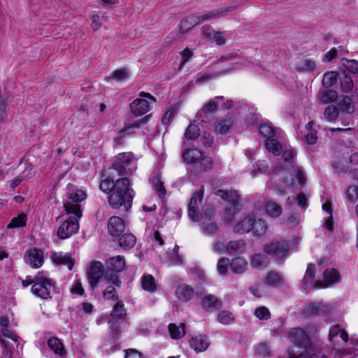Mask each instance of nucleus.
<instances>
[{
    "mask_svg": "<svg viewBox=\"0 0 358 358\" xmlns=\"http://www.w3.org/2000/svg\"><path fill=\"white\" fill-rule=\"evenodd\" d=\"M318 328L315 324H310L305 328L294 327L289 329L287 338L296 347L302 349L299 356L303 358H315L313 356L314 341L317 338ZM315 358H319L317 356Z\"/></svg>",
    "mask_w": 358,
    "mask_h": 358,
    "instance_id": "1",
    "label": "nucleus"
},
{
    "mask_svg": "<svg viewBox=\"0 0 358 358\" xmlns=\"http://www.w3.org/2000/svg\"><path fill=\"white\" fill-rule=\"evenodd\" d=\"M134 191L127 178L116 180V186L108 198L110 206L114 209H122L128 211L132 205Z\"/></svg>",
    "mask_w": 358,
    "mask_h": 358,
    "instance_id": "2",
    "label": "nucleus"
},
{
    "mask_svg": "<svg viewBox=\"0 0 358 358\" xmlns=\"http://www.w3.org/2000/svg\"><path fill=\"white\" fill-rule=\"evenodd\" d=\"M233 9L234 8L232 7H227L213 10H206L196 15H190L181 20L178 30L182 34L186 33L201 21L213 20L224 16L229 11Z\"/></svg>",
    "mask_w": 358,
    "mask_h": 358,
    "instance_id": "3",
    "label": "nucleus"
},
{
    "mask_svg": "<svg viewBox=\"0 0 358 358\" xmlns=\"http://www.w3.org/2000/svg\"><path fill=\"white\" fill-rule=\"evenodd\" d=\"M182 158L185 163L191 164L194 169L199 172H206L213 168L212 158L196 148H190L185 150Z\"/></svg>",
    "mask_w": 358,
    "mask_h": 358,
    "instance_id": "4",
    "label": "nucleus"
},
{
    "mask_svg": "<svg viewBox=\"0 0 358 358\" xmlns=\"http://www.w3.org/2000/svg\"><path fill=\"white\" fill-rule=\"evenodd\" d=\"M87 198L86 192L72 185H68L66 199L64 203V207L67 215H76L82 217L83 210L81 203Z\"/></svg>",
    "mask_w": 358,
    "mask_h": 358,
    "instance_id": "5",
    "label": "nucleus"
},
{
    "mask_svg": "<svg viewBox=\"0 0 358 358\" xmlns=\"http://www.w3.org/2000/svg\"><path fill=\"white\" fill-rule=\"evenodd\" d=\"M110 169L113 172L117 173L119 176L133 173L136 169L133 154L131 152L118 154Z\"/></svg>",
    "mask_w": 358,
    "mask_h": 358,
    "instance_id": "6",
    "label": "nucleus"
},
{
    "mask_svg": "<svg viewBox=\"0 0 358 358\" xmlns=\"http://www.w3.org/2000/svg\"><path fill=\"white\" fill-rule=\"evenodd\" d=\"M216 195L220 196L223 200L228 201L230 205L226 208L224 211V219L231 221L234 216L238 212V202L239 196L235 190H218Z\"/></svg>",
    "mask_w": 358,
    "mask_h": 358,
    "instance_id": "7",
    "label": "nucleus"
},
{
    "mask_svg": "<svg viewBox=\"0 0 358 358\" xmlns=\"http://www.w3.org/2000/svg\"><path fill=\"white\" fill-rule=\"evenodd\" d=\"M69 215V219L65 220L57 229V236L61 239L69 238L79 229L78 221L81 217H78L76 215Z\"/></svg>",
    "mask_w": 358,
    "mask_h": 358,
    "instance_id": "8",
    "label": "nucleus"
},
{
    "mask_svg": "<svg viewBox=\"0 0 358 358\" xmlns=\"http://www.w3.org/2000/svg\"><path fill=\"white\" fill-rule=\"evenodd\" d=\"M22 284L24 287L32 285V294L40 299L45 298V274L43 272H39L35 276L34 280L31 276H27L25 280L22 281Z\"/></svg>",
    "mask_w": 358,
    "mask_h": 358,
    "instance_id": "9",
    "label": "nucleus"
},
{
    "mask_svg": "<svg viewBox=\"0 0 358 358\" xmlns=\"http://www.w3.org/2000/svg\"><path fill=\"white\" fill-rule=\"evenodd\" d=\"M264 252L282 259L288 255V245L284 241H274L264 248Z\"/></svg>",
    "mask_w": 358,
    "mask_h": 358,
    "instance_id": "10",
    "label": "nucleus"
},
{
    "mask_svg": "<svg viewBox=\"0 0 358 358\" xmlns=\"http://www.w3.org/2000/svg\"><path fill=\"white\" fill-rule=\"evenodd\" d=\"M213 212L211 208L206 207L203 208L198 220L195 222H199L205 232L213 234L217 231V224L212 221Z\"/></svg>",
    "mask_w": 358,
    "mask_h": 358,
    "instance_id": "11",
    "label": "nucleus"
},
{
    "mask_svg": "<svg viewBox=\"0 0 358 358\" xmlns=\"http://www.w3.org/2000/svg\"><path fill=\"white\" fill-rule=\"evenodd\" d=\"M328 340L334 345H339L341 343H347L348 334L341 325L334 324L329 328Z\"/></svg>",
    "mask_w": 358,
    "mask_h": 358,
    "instance_id": "12",
    "label": "nucleus"
},
{
    "mask_svg": "<svg viewBox=\"0 0 358 358\" xmlns=\"http://www.w3.org/2000/svg\"><path fill=\"white\" fill-rule=\"evenodd\" d=\"M203 193L204 189L202 187L199 191L194 192L191 197L188 207V215L192 221L197 220L198 217L201 215V213L199 211V207L203 200Z\"/></svg>",
    "mask_w": 358,
    "mask_h": 358,
    "instance_id": "13",
    "label": "nucleus"
},
{
    "mask_svg": "<svg viewBox=\"0 0 358 358\" xmlns=\"http://www.w3.org/2000/svg\"><path fill=\"white\" fill-rule=\"evenodd\" d=\"M332 310V307L324 303H313L308 304L303 310L305 316L327 315Z\"/></svg>",
    "mask_w": 358,
    "mask_h": 358,
    "instance_id": "14",
    "label": "nucleus"
},
{
    "mask_svg": "<svg viewBox=\"0 0 358 358\" xmlns=\"http://www.w3.org/2000/svg\"><path fill=\"white\" fill-rule=\"evenodd\" d=\"M103 266L100 262H93L91 263L87 271V277L92 288L94 289L96 287L98 282L103 276Z\"/></svg>",
    "mask_w": 358,
    "mask_h": 358,
    "instance_id": "15",
    "label": "nucleus"
},
{
    "mask_svg": "<svg viewBox=\"0 0 358 358\" xmlns=\"http://www.w3.org/2000/svg\"><path fill=\"white\" fill-rule=\"evenodd\" d=\"M24 260L31 267L38 268L43 262V252L36 248L29 250L25 254Z\"/></svg>",
    "mask_w": 358,
    "mask_h": 358,
    "instance_id": "16",
    "label": "nucleus"
},
{
    "mask_svg": "<svg viewBox=\"0 0 358 358\" xmlns=\"http://www.w3.org/2000/svg\"><path fill=\"white\" fill-rule=\"evenodd\" d=\"M50 259L55 265H65L69 270H71L74 265V260L69 253L52 252Z\"/></svg>",
    "mask_w": 358,
    "mask_h": 358,
    "instance_id": "17",
    "label": "nucleus"
},
{
    "mask_svg": "<svg viewBox=\"0 0 358 358\" xmlns=\"http://www.w3.org/2000/svg\"><path fill=\"white\" fill-rule=\"evenodd\" d=\"M253 221H255V215L253 213L248 214L236 224L234 231L238 234L251 231Z\"/></svg>",
    "mask_w": 358,
    "mask_h": 358,
    "instance_id": "18",
    "label": "nucleus"
},
{
    "mask_svg": "<svg viewBox=\"0 0 358 358\" xmlns=\"http://www.w3.org/2000/svg\"><path fill=\"white\" fill-rule=\"evenodd\" d=\"M108 228L111 236H120L124 231L125 225L121 217L113 216L109 219Z\"/></svg>",
    "mask_w": 358,
    "mask_h": 358,
    "instance_id": "19",
    "label": "nucleus"
},
{
    "mask_svg": "<svg viewBox=\"0 0 358 358\" xmlns=\"http://www.w3.org/2000/svg\"><path fill=\"white\" fill-rule=\"evenodd\" d=\"M234 127V118L231 116H228L217 121L215 125V131L220 134H226L230 132Z\"/></svg>",
    "mask_w": 358,
    "mask_h": 358,
    "instance_id": "20",
    "label": "nucleus"
},
{
    "mask_svg": "<svg viewBox=\"0 0 358 358\" xmlns=\"http://www.w3.org/2000/svg\"><path fill=\"white\" fill-rule=\"evenodd\" d=\"M292 176L294 178H292L289 182H285V186L296 190L301 189L306 182V176L303 171L300 169H296L294 170Z\"/></svg>",
    "mask_w": 358,
    "mask_h": 358,
    "instance_id": "21",
    "label": "nucleus"
},
{
    "mask_svg": "<svg viewBox=\"0 0 358 358\" xmlns=\"http://www.w3.org/2000/svg\"><path fill=\"white\" fill-rule=\"evenodd\" d=\"M131 111L136 116L143 115L150 110V104L148 100L136 99L130 105Z\"/></svg>",
    "mask_w": 358,
    "mask_h": 358,
    "instance_id": "22",
    "label": "nucleus"
},
{
    "mask_svg": "<svg viewBox=\"0 0 358 358\" xmlns=\"http://www.w3.org/2000/svg\"><path fill=\"white\" fill-rule=\"evenodd\" d=\"M116 176H118L117 173L113 172L110 169L109 176L103 178L100 183V189L107 194L112 193L115 189L116 186Z\"/></svg>",
    "mask_w": 358,
    "mask_h": 358,
    "instance_id": "23",
    "label": "nucleus"
},
{
    "mask_svg": "<svg viewBox=\"0 0 358 358\" xmlns=\"http://www.w3.org/2000/svg\"><path fill=\"white\" fill-rule=\"evenodd\" d=\"M209 341L205 336H196L189 341L190 347L196 352H200L207 350L209 346Z\"/></svg>",
    "mask_w": 358,
    "mask_h": 358,
    "instance_id": "24",
    "label": "nucleus"
},
{
    "mask_svg": "<svg viewBox=\"0 0 358 358\" xmlns=\"http://www.w3.org/2000/svg\"><path fill=\"white\" fill-rule=\"evenodd\" d=\"M248 268L247 260L241 257H234L230 263L231 271L236 274L244 273Z\"/></svg>",
    "mask_w": 358,
    "mask_h": 358,
    "instance_id": "25",
    "label": "nucleus"
},
{
    "mask_svg": "<svg viewBox=\"0 0 358 358\" xmlns=\"http://www.w3.org/2000/svg\"><path fill=\"white\" fill-rule=\"evenodd\" d=\"M141 284L142 288L145 291L149 292L150 293L156 292L159 287L155 278L150 274L144 275L142 276L141 278Z\"/></svg>",
    "mask_w": 358,
    "mask_h": 358,
    "instance_id": "26",
    "label": "nucleus"
},
{
    "mask_svg": "<svg viewBox=\"0 0 358 358\" xmlns=\"http://www.w3.org/2000/svg\"><path fill=\"white\" fill-rule=\"evenodd\" d=\"M341 277L338 271L334 268L327 269L324 273V286L328 287L341 281Z\"/></svg>",
    "mask_w": 358,
    "mask_h": 358,
    "instance_id": "27",
    "label": "nucleus"
},
{
    "mask_svg": "<svg viewBox=\"0 0 358 358\" xmlns=\"http://www.w3.org/2000/svg\"><path fill=\"white\" fill-rule=\"evenodd\" d=\"M267 229V225L264 220L262 219H256L255 217V221L252 222V227L251 231L252 235L257 237L263 236Z\"/></svg>",
    "mask_w": 358,
    "mask_h": 358,
    "instance_id": "28",
    "label": "nucleus"
},
{
    "mask_svg": "<svg viewBox=\"0 0 358 358\" xmlns=\"http://www.w3.org/2000/svg\"><path fill=\"white\" fill-rule=\"evenodd\" d=\"M265 145L266 150L275 155H280L282 153V148L281 143L275 136L266 140Z\"/></svg>",
    "mask_w": 358,
    "mask_h": 358,
    "instance_id": "29",
    "label": "nucleus"
},
{
    "mask_svg": "<svg viewBox=\"0 0 358 358\" xmlns=\"http://www.w3.org/2000/svg\"><path fill=\"white\" fill-rule=\"evenodd\" d=\"M223 99L222 96H216L214 99L210 101L207 103L203 108L199 111L198 114L201 116L203 114H211L215 113L218 106L220 105V101Z\"/></svg>",
    "mask_w": 358,
    "mask_h": 358,
    "instance_id": "30",
    "label": "nucleus"
},
{
    "mask_svg": "<svg viewBox=\"0 0 358 358\" xmlns=\"http://www.w3.org/2000/svg\"><path fill=\"white\" fill-rule=\"evenodd\" d=\"M176 294L180 300L187 301L192 298L193 290L187 285H181L176 288Z\"/></svg>",
    "mask_w": 358,
    "mask_h": 358,
    "instance_id": "31",
    "label": "nucleus"
},
{
    "mask_svg": "<svg viewBox=\"0 0 358 358\" xmlns=\"http://www.w3.org/2000/svg\"><path fill=\"white\" fill-rule=\"evenodd\" d=\"M170 336L173 339H180L185 334V324L180 323L178 325L171 323L169 325Z\"/></svg>",
    "mask_w": 358,
    "mask_h": 358,
    "instance_id": "32",
    "label": "nucleus"
},
{
    "mask_svg": "<svg viewBox=\"0 0 358 358\" xmlns=\"http://www.w3.org/2000/svg\"><path fill=\"white\" fill-rule=\"evenodd\" d=\"M337 98V93L332 90L320 91L318 94L320 101L323 104H327L334 102Z\"/></svg>",
    "mask_w": 358,
    "mask_h": 358,
    "instance_id": "33",
    "label": "nucleus"
},
{
    "mask_svg": "<svg viewBox=\"0 0 358 358\" xmlns=\"http://www.w3.org/2000/svg\"><path fill=\"white\" fill-rule=\"evenodd\" d=\"M316 69L315 62L310 59H303L297 62L296 69L298 71L313 72Z\"/></svg>",
    "mask_w": 358,
    "mask_h": 358,
    "instance_id": "34",
    "label": "nucleus"
},
{
    "mask_svg": "<svg viewBox=\"0 0 358 358\" xmlns=\"http://www.w3.org/2000/svg\"><path fill=\"white\" fill-rule=\"evenodd\" d=\"M197 120H194L185 130V137L187 140H196L200 135V129L199 124H196Z\"/></svg>",
    "mask_w": 358,
    "mask_h": 358,
    "instance_id": "35",
    "label": "nucleus"
},
{
    "mask_svg": "<svg viewBox=\"0 0 358 358\" xmlns=\"http://www.w3.org/2000/svg\"><path fill=\"white\" fill-rule=\"evenodd\" d=\"M201 306L205 310H208L212 308H219L220 306V302L215 296L208 295L203 298Z\"/></svg>",
    "mask_w": 358,
    "mask_h": 358,
    "instance_id": "36",
    "label": "nucleus"
},
{
    "mask_svg": "<svg viewBox=\"0 0 358 358\" xmlns=\"http://www.w3.org/2000/svg\"><path fill=\"white\" fill-rule=\"evenodd\" d=\"M110 268L115 272H120L124 268V259L121 256L111 257L108 261Z\"/></svg>",
    "mask_w": 358,
    "mask_h": 358,
    "instance_id": "37",
    "label": "nucleus"
},
{
    "mask_svg": "<svg viewBox=\"0 0 358 358\" xmlns=\"http://www.w3.org/2000/svg\"><path fill=\"white\" fill-rule=\"evenodd\" d=\"M119 243L123 249H130L135 245L136 238L131 234H124L120 237Z\"/></svg>",
    "mask_w": 358,
    "mask_h": 358,
    "instance_id": "38",
    "label": "nucleus"
},
{
    "mask_svg": "<svg viewBox=\"0 0 358 358\" xmlns=\"http://www.w3.org/2000/svg\"><path fill=\"white\" fill-rule=\"evenodd\" d=\"M266 214L271 217H278L282 214V208L280 205L274 202H268L265 205Z\"/></svg>",
    "mask_w": 358,
    "mask_h": 358,
    "instance_id": "39",
    "label": "nucleus"
},
{
    "mask_svg": "<svg viewBox=\"0 0 358 358\" xmlns=\"http://www.w3.org/2000/svg\"><path fill=\"white\" fill-rule=\"evenodd\" d=\"M217 321L223 324H229L234 322L235 315L226 310L220 311L217 315Z\"/></svg>",
    "mask_w": 358,
    "mask_h": 358,
    "instance_id": "40",
    "label": "nucleus"
},
{
    "mask_svg": "<svg viewBox=\"0 0 358 358\" xmlns=\"http://www.w3.org/2000/svg\"><path fill=\"white\" fill-rule=\"evenodd\" d=\"M264 282L269 286H280L284 283V280L279 273L271 272L264 279Z\"/></svg>",
    "mask_w": 358,
    "mask_h": 358,
    "instance_id": "41",
    "label": "nucleus"
},
{
    "mask_svg": "<svg viewBox=\"0 0 358 358\" xmlns=\"http://www.w3.org/2000/svg\"><path fill=\"white\" fill-rule=\"evenodd\" d=\"M313 121H310L306 125L308 133L305 138V142L307 144H314L317 138V132L313 129Z\"/></svg>",
    "mask_w": 358,
    "mask_h": 358,
    "instance_id": "42",
    "label": "nucleus"
},
{
    "mask_svg": "<svg viewBox=\"0 0 358 358\" xmlns=\"http://www.w3.org/2000/svg\"><path fill=\"white\" fill-rule=\"evenodd\" d=\"M48 345L55 354L62 355L64 352V346L62 342L57 338L48 339Z\"/></svg>",
    "mask_w": 358,
    "mask_h": 358,
    "instance_id": "43",
    "label": "nucleus"
},
{
    "mask_svg": "<svg viewBox=\"0 0 358 358\" xmlns=\"http://www.w3.org/2000/svg\"><path fill=\"white\" fill-rule=\"evenodd\" d=\"M27 222V217L24 213L20 214L18 216L13 217L10 222L8 224V229L22 227L25 226Z\"/></svg>",
    "mask_w": 358,
    "mask_h": 358,
    "instance_id": "44",
    "label": "nucleus"
},
{
    "mask_svg": "<svg viewBox=\"0 0 358 358\" xmlns=\"http://www.w3.org/2000/svg\"><path fill=\"white\" fill-rule=\"evenodd\" d=\"M271 352V347L266 343L259 344L256 349V354L262 358H269Z\"/></svg>",
    "mask_w": 358,
    "mask_h": 358,
    "instance_id": "45",
    "label": "nucleus"
},
{
    "mask_svg": "<svg viewBox=\"0 0 358 358\" xmlns=\"http://www.w3.org/2000/svg\"><path fill=\"white\" fill-rule=\"evenodd\" d=\"M230 262L228 258L222 257L219 259L217 264V271L221 275H225L228 273V268H230Z\"/></svg>",
    "mask_w": 358,
    "mask_h": 358,
    "instance_id": "46",
    "label": "nucleus"
},
{
    "mask_svg": "<svg viewBox=\"0 0 358 358\" xmlns=\"http://www.w3.org/2000/svg\"><path fill=\"white\" fill-rule=\"evenodd\" d=\"M245 243L243 240L233 241L228 243V252H242L245 249Z\"/></svg>",
    "mask_w": 358,
    "mask_h": 358,
    "instance_id": "47",
    "label": "nucleus"
},
{
    "mask_svg": "<svg viewBox=\"0 0 358 358\" xmlns=\"http://www.w3.org/2000/svg\"><path fill=\"white\" fill-rule=\"evenodd\" d=\"M338 74L336 71L327 72L324 75L322 84L326 87L334 85L337 80Z\"/></svg>",
    "mask_w": 358,
    "mask_h": 358,
    "instance_id": "48",
    "label": "nucleus"
},
{
    "mask_svg": "<svg viewBox=\"0 0 358 358\" xmlns=\"http://www.w3.org/2000/svg\"><path fill=\"white\" fill-rule=\"evenodd\" d=\"M59 290L57 282L52 279L46 278V299L48 296L52 298V295L57 293Z\"/></svg>",
    "mask_w": 358,
    "mask_h": 358,
    "instance_id": "49",
    "label": "nucleus"
},
{
    "mask_svg": "<svg viewBox=\"0 0 358 358\" xmlns=\"http://www.w3.org/2000/svg\"><path fill=\"white\" fill-rule=\"evenodd\" d=\"M128 75L129 72L127 69H118L110 73L109 78L113 79L116 81H122L127 79Z\"/></svg>",
    "mask_w": 358,
    "mask_h": 358,
    "instance_id": "50",
    "label": "nucleus"
},
{
    "mask_svg": "<svg viewBox=\"0 0 358 358\" xmlns=\"http://www.w3.org/2000/svg\"><path fill=\"white\" fill-rule=\"evenodd\" d=\"M259 133L265 138L268 139L275 137V131L272 127L266 124H262L259 127Z\"/></svg>",
    "mask_w": 358,
    "mask_h": 358,
    "instance_id": "51",
    "label": "nucleus"
},
{
    "mask_svg": "<svg viewBox=\"0 0 358 358\" xmlns=\"http://www.w3.org/2000/svg\"><path fill=\"white\" fill-rule=\"evenodd\" d=\"M315 268L313 265L310 264L308 266L304 278L303 282L304 285L308 287L310 284H312V280L315 276Z\"/></svg>",
    "mask_w": 358,
    "mask_h": 358,
    "instance_id": "52",
    "label": "nucleus"
},
{
    "mask_svg": "<svg viewBox=\"0 0 358 358\" xmlns=\"http://www.w3.org/2000/svg\"><path fill=\"white\" fill-rule=\"evenodd\" d=\"M346 197L351 203L358 199V186H350L346 190Z\"/></svg>",
    "mask_w": 358,
    "mask_h": 358,
    "instance_id": "53",
    "label": "nucleus"
},
{
    "mask_svg": "<svg viewBox=\"0 0 358 358\" xmlns=\"http://www.w3.org/2000/svg\"><path fill=\"white\" fill-rule=\"evenodd\" d=\"M324 117L329 121H333L336 119L338 115V110L336 107L329 106L324 110Z\"/></svg>",
    "mask_w": 358,
    "mask_h": 358,
    "instance_id": "54",
    "label": "nucleus"
},
{
    "mask_svg": "<svg viewBox=\"0 0 358 358\" xmlns=\"http://www.w3.org/2000/svg\"><path fill=\"white\" fill-rule=\"evenodd\" d=\"M126 315V311L124 308V304L121 302H117L113 307L111 315L113 317L122 318Z\"/></svg>",
    "mask_w": 358,
    "mask_h": 358,
    "instance_id": "55",
    "label": "nucleus"
},
{
    "mask_svg": "<svg viewBox=\"0 0 358 358\" xmlns=\"http://www.w3.org/2000/svg\"><path fill=\"white\" fill-rule=\"evenodd\" d=\"M255 315L259 320H268L270 318L271 314L269 310L265 306L257 308L255 310Z\"/></svg>",
    "mask_w": 358,
    "mask_h": 358,
    "instance_id": "56",
    "label": "nucleus"
},
{
    "mask_svg": "<svg viewBox=\"0 0 358 358\" xmlns=\"http://www.w3.org/2000/svg\"><path fill=\"white\" fill-rule=\"evenodd\" d=\"M90 20H91V24H90L91 29L94 31L99 30L101 27V22L100 16L95 13H92L90 14Z\"/></svg>",
    "mask_w": 358,
    "mask_h": 358,
    "instance_id": "57",
    "label": "nucleus"
},
{
    "mask_svg": "<svg viewBox=\"0 0 358 358\" xmlns=\"http://www.w3.org/2000/svg\"><path fill=\"white\" fill-rule=\"evenodd\" d=\"M228 38L227 33L215 31L213 36V40L211 41H214L218 45H222L225 43L226 39Z\"/></svg>",
    "mask_w": 358,
    "mask_h": 358,
    "instance_id": "58",
    "label": "nucleus"
},
{
    "mask_svg": "<svg viewBox=\"0 0 358 358\" xmlns=\"http://www.w3.org/2000/svg\"><path fill=\"white\" fill-rule=\"evenodd\" d=\"M213 252L217 254L228 252V244L225 245L221 241H217L213 245Z\"/></svg>",
    "mask_w": 358,
    "mask_h": 358,
    "instance_id": "59",
    "label": "nucleus"
},
{
    "mask_svg": "<svg viewBox=\"0 0 358 358\" xmlns=\"http://www.w3.org/2000/svg\"><path fill=\"white\" fill-rule=\"evenodd\" d=\"M345 67L352 73H358V62L354 59H344L343 62Z\"/></svg>",
    "mask_w": 358,
    "mask_h": 358,
    "instance_id": "60",
    "label": "nucleus"
},
{
    "mask_svg": "<svg viewBox=\"0 0 358 358\" xmlns=\"http://www.w3.org/2000/svg\"><path fill=\"white\" fill-rule=\"evenodd\" d=\"M215 32V31L210 26L205 25L202 27V38L205 40L212 41Z\"/></svg>",
    "mask_w": 358,
    "mask_h": 358,
    "instance_id": "61",
    "label": "nucleus"
},
{
    "mask_svg": "<svg viewBox=\"0 0 358 358\" xmlns=\"http://www.w3.org/2000/svg\"><path fill=\"white\" fill-rule=\"evenodd\" d=\"M148 120V117H144L143 118H141V120H135L133 122L127 124L126 127L128 129V131L131 133L132 129H138L141 126V124H145Z\"/></svg>",
    "mask_w": 358,
    "mask_h": 358,
    "instance_id": "62",
    "label": "nucleus"
},
{
    "mask_svg": "<svg viewBox=\"0 0 358 358\" xmlns=\"http://www.w3.org/2000/svg\"><path fill=\"white\" fill-rule=\"evenodd\" d=\"M192 57V52L188 48L185 49L181 52V62L179 66L180 69H182V66L185 65Z\"/></svg>",
    "mask_w": 358,
    "mask_h": 358,
    "instance_id": "63",
    "label": "nucleus"
},
{
    "mask_svg": "<svg viewBox=\"0 0 358 358\" xmlns=\"http://www.w3.org/2000/svg\"><path fill=\"white\" fill-rule=\"evenodd\" d=\"M103 296L106 299L116 300L117 299V296L114 287L112 285L108 286L106 291L103 292Z\"/></svg>",
    "mask_w": 358,
    "mask_h": 358,
    "instance_id": "64",
    "label": "nucleus"
}]
</instances>
